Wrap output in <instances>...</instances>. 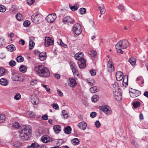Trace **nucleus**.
<instances>
[{"label":"nucleus","mask_w":148,"mask_h":148,"mask_svg":"<svg viewBox=\"0 0 148 148\" xmlns=\"http://www.w3.org/2000/svg\"><path fill=\"white\" fill-rule=\"evenodd\" d=\"M32 130L28 126L23 125L20 128L19 136L21 140H27L29 139L32 135Z\"/></svg>","instance_id":"nucleus-1"},{"label":"nucleus","mask_w":148,"mask_h":148,"mask_svg":"<svg viewBox=\"0 0 148 148\" xmlns=\"http://www.w3.org/2000/svg\"><path fill=\"white\" fill-rule=\"evenodd\" d=\"M34 71L40 77H47L50 76L49 70L43 65H39L36 66L34 69Z\"/></svg>","instance_id":"nucleus-2"},{"label":"nucleus","mask_w":148,"mask_h":148,"mask_svg":"<svg viewBox=\"0 0 148 148\" xmlns=\"http://www.w3.org/2000/svg\"><path fill=\"white\" fill-rule=\"evenodd\" d=\"M129 46V42L126 40L119 41L116 45V49L121 48L123 49H126Z\"/></svg>","instance_id":"nucleus-3"},{"label":"nucleus","mask_w":148,"mask_h":148,"mask_svg":"<svg viewBox=\"0 0 148 148\" xmlns=\"http://www.w3.org/2000/svg\"><path fill=\"white\" fill-rule=\"evenodd\" d=\"M73 31L76 35H79L82 32L81 26L79 23L75 24L73 27Z\"/></svg>","instance_id":"nucleus-4"},{"label":"nucleus","mask_w":148,"mask_h":148,"mask_svg":"<svg viewBox=\"0 0 148 148\" xmlns=\"http://www.w3.org/2000/svg\"><path fill=\"white\" fill-rule=\"evenodd\" d=\"M56 18L55 13L49 14L46 18L45 19L48 23H53Z\"/></svg>","instance_id":"nucleus-5"},{"label":"nucleus","mask_w":148,"mask_h":148,"mask_svg":"<svg viewBox=\"0 0 148 148\" xmlns=\"http://www.w3.org/2000/svg\"><path fill=\"white\" fill-rule=\"evenodd\" d=\"M69 64L74 75L78 76L79 75V73L76 69V66L75 63L72 61H70Z\"/></svg>","instance_id":"nucleus-6"},{"label":"nucleus","mask_w":148,"mask_h":148,"mask_svg":"<svg viewBox=\"0 0 148 148\" xmlns=\"http://www.w3.org/2000/svg\"><path fill=\"white\" fill-rule=\"evenodd\" d=\"M99 109L103 111L106 114H111V111L110 110V108L108 106H100Z\"/></svg>","instance_id":"nucleus-7"},{"label":"nucleus","mask_w":148,"mask_h":148,"mask_svg":"<svg viewBox=\"0 0 148 148\" xmlns=\"http://www.w3.org/2000/svg\"><path fill=\"white\" fill-rule=\"evenodd\" d=\"M53 44L54 40L52 39L51 38L47 36L45 37V45L46 47L53 45Z\"/></svg>","instance_id":"nucleus-8"},{"label":"nucleus","mask_w":148,"mask_h":148,"mask_svg":"<svg viewBox=\"0 0 148 148\" xmlns=\"http://www.w3.org/2000/svg\"><path fill=\"white\" fill-rule=\"evenodd\" d=\"M132 91L129 92L131 97H135L139 96L141 94V92L139 90L132 89Z\"/></svg>","instance_id":"nucleus-9"},{"label":"nucleus","mask_w":148,"mask_h":148,"mask_svg":"<svg viewBox=\"0 0 148 148\" xmlns=\"http://www.w3.org/2000/svg\"><path fill=\"white\" fill-rule=\"evenodd\" d=\"M113 64V62L110 60L108 62L107 66V69L108 72L111 73L114 70Z\"/></svg>","instance_id":"nucleus-10"},{"label":"nucleus","mask_w":148,"mask_h":148,"mask_svg":"<svg viewBox=\"0 0 148 148\" xmlns=\"http://www.w3.org/2000/svg\"><path fill=\"white\" fill-rule=\"evenodd\" d=\"M62 21L64 24L66 23L73 24L75 22V20L73 19H72L69 16H66L64 18Z\"/></svg>","instance_id":"nucleus-11"},{"label":"nucleus","mask_w":148,"mask_h":148,"mask_svg":"<svg viewBox=\"0 0 148 148\" xmlns=\"http://www.w3.org/2000/svg\"><path fill=\"white\" fill-rule=\"evenodd\" d=\"M31 19L33 22L37 23L40 20V15L37 13H35L32 16Z\"/></svg>","instance_id":"nucleus-12"},{"label":"nucleus","mask_w":148,"mask_h":148,"mask_svg":"<svg viewBox=\"0 0 148 148\" xmlns=\"http://www.w3.org/2000/svg\"><path fill=\"white\" fill-rule=\"evenodd\" d=\"M68 84L72 88L74 87L77 84L75 79L73 78H70L69 79Z\"/></svg>","instance_id":"nucleus-13"},{"label":"nucleus","mask_w":148,"mask_h":148,"mask_svg":"<svg viewBox=\"0 0 148 148\" xmlns=\"http://www.w3.org/2000/svg\"><path fill=\"white\" fill-rule=\"evenodd\" d=\"M86 62L85 59L78 60L77 63L79 68L83 69L86 66Z\"/></svg>","instance_id":"nucleus-14"},{"label":"nucleus","mask_w":148,"mask_h":148,"mask_svg":"<svg viewBox=\"0 0 148 148\" xmlns=\"http://www.w3.org/2000/svg\"><path fill=\"white\" fill-rule=\"evenodd\" d=\"M116 80L118 81L121 80L123 77V73L120 71L116 72Z\"/></svg>","instance_id":"nucleus-15"},{"label":"nucleus","mask_w":148,"mask_h":148,"mask_svg":"<svg viewBox=\"0 0 148 148\" xmlns=\"http://www.w3.org/2000/svg\"><path fill=\"white\" fill-rule=\"evenodd\" d=\"M75 59L78 60L84 59V54L82 52H79L76 53L75 55Z\"/></svg>","instance_id":"nucleus-16"},{"label":"nucleus","mask_w":148,"mask_h":148,"mask_svg":"<svg viewBox=\"0 0 148 148\" xmlns=\"http://www.w3.org/2000/svg\"><path fill=\"white\" fill-rule=\"evenodd\" d=\"M12 79L13 80L19 81L20 80L18 74V73L15 72H12Z\"/></svg>","instance_id":"nucleus-17"},{"label":"nucleus","mask_w":148,"mask_h":148,"mask_svg":"<svg viewBox=\"0 0 148 148\" xmlns=\"http://www.w3.org/2000/svg\"><path fill=\"white\" fill-rule=\"evenodd\" d=\"M77 125L80 128L83 130H84L86 128L87 124L85 122L82 121L79 123Z\"/></svg>","instance_id":"nucleus-18"},{"label":"nucleus","mask_w":148,"mask_h":148,"mask_svg":"<svg viewBox=\"0 0 148 148\" xmlns=\"http://www.w3.org/2000/svg\"><path fill=\"white\" fill-rule=\"evenodd\" d=\"M39 58V59L41 61H42L45 60L47 58V55L45 52H42L40 53Z\"/></svg>","instance_id":"nucleus-19"},{"label":"nucleus","mask_w":148,"mask_h":148,"mask_svg":"<svg viewBox=\"0 0 148 148\" xmlns=\"http://www.w3.org/2000/svg\"><path fill=\"white\" fill-rule=\"evenodd\" d=\"M114 94L115 97V99L116 100L119 101L121 100L122 99V95L120 92H118L117 93L114 92Z\"/></svg>","instance_id":"nucleus-20"},{"label":"nucleus","mask_w":148,"mask_h":148,"mask_svg":"<svg viewBox=\"0 0 148 148\" xmlns=\"http://www.w3.org/2000/svg\"><path fill=\"white\" fill-rule=\"evenodd\" d=\"M41 139L42 142L44 143H47L50 141L51 140L50 138L47 136H42Z\"/></svg>","instance_id":"nucleus-21"},{"label":"nucleus","mask_w":148,"mask_h":148,"mask_svg":"<svg viewBox=\"0 0 148 148\" xmlns=\"http://www.w3.org/2000/svg\"><path fill=\"white\" fill-rule=\"evenodd\" d=\"M69 6L70 8L72 11H75L78 10L79 8V5L78 4L75 3L74 4L73 6H72L69 4Z\"/></svg>","instance_id":"nucleus-22"},{"label":"nucleus","mask_w":148,"mask_h":148,"mask_svg":"<svg viewBox=\"0 0 148 148\" xmlns=\"http://www.w3.org/2000/svg\"><path fill=\"white\" fill-rule=\"evenodd\" d=\"M136 61V59L134 57L130 58L128 60L129 62L133 66L135 65Z\"/></svg>","instance_id":"nucleus-23"},{"label":"nucleus","mask_w":148,"mask_h":148,"mask_svg":"<svg viewBox=\"0 0 148 148\" xmlns=\"http://www.w3.org/2000/svg\"><path fill=\"white\" fill-rule=\"evenodd\" d=\"M30 40L29 41V48L30 50L32 49L34 47L35 43L32 40V39H34V38L32 37L30 38Z\"/></svg>","instance_id":"nucleus-24"},{"label":"nucleus","mask_w":148,"mask_h":148,"mask_svg":"<svg viewBox=\"0 0 148 148\" xmlns=\"http://www.w3.org/2000/svg\"><path fill=\"white\" fill-rule=\"evenodd\" d=\"M99 10L100 11L101 14H105L106 10L103 5H102L98 7Z\"/></svg>","instance_id":"nucleus-25"},{"label":"nucleus","mask_w":148,"mask_h":148,"mask_svg":"<svg viewBox=\"0 0 148 148\" xmlns=\"http://www.w3.org/2000/svg\"><path fill=\"white\" fill-rule=\"evenodd\" d=\"M53 129L55 132L57 134L59 133L61 131V127L60 125H54Z\"/></svg>","instance_id":"nucleus-26"},{"label":"nucleus","mask_w":148,"mask_h":148,"mask_svg":"<svg viewBox=\"0 0 148 148\" xmlns=\"http://www.w3.org/2000/svg\"><path fill=\"white\" fill-rule=\"evenodd\" d=\"M64 132L67 134H69L71 133V128L70 126H68L64 129Z\"/></svg>","instance_id":"nucleus-27"},{"label":"nucleus","mask_w":148,"mask_h":148,"mask_svg":"<svg viewBox=\"0 0 148 148\" xmlns=\"http://www.w3.org/2000/svg\"><path fill=\"white\" fill-rule=\"evenodd\" d=\"M7 48L8 49L9 51L12 52L15 51L16 49L15 47L13 45H8L7 47Z\"/></svg>","instance_id":"nucleus-28"},{"label":"nucleus","mask_w":148,"mask_h":148,"mask_svg":"<svg viewBox=\"0 0 148 148\" xmlns=\"http://www.w3.org/2000/svg\"><path fill=\"white\" fill-rule=\"evenodd\" d=\"M27 69V68L26 66L24 65H21L19 67L20 71L23 73H25Z\"/></svg>","instance_id":"nucleus-29"},{"label":"nucleus","mask_w":148,"mask_h":148,"mask_svg":"<svg viewBox=\"0 0 148 148\" xmlns=\"http://www.w3.org/2000/svg\"><path fill=\"white\" fill-rule=\"evenodd\" d=\"M132 105L134 108H136L140 106V103L139 101H134L132 103Z\"/></svg>","instance_id":"nucleus-30"},{"label":"nucleus","mask_w":148,"mask_h":148,"mask_svg":"<svg viewBox=\"0 0 148 148\" xmlns=\"http://www.w3.org/2000/svg\"><path fill=\"white\" fill-rule=\"evenodd\" d=\"M39 145L37 143H33L30 145L27 146V147L29 148H37L38 147H39Z\"/></svg>","instance_id":"nucleus-31"},{"label":"nucleus","mask_w":148,"mask_h":148,"mask_svg":"<svg viewBox=\"0 0 148 148\" xmlns=\"http://www.w3.org/2000/svg\"><path fill=\"white\" fill-rule=\"evenodd\" d=\"M0 84L2 85L6 86L8 84V82L6 79L2 78L0 80Z\"/></svg>","instance_id":"nucleus-32"},{"label":"nucleus","mask_w":148,"mask_h":148,"mask_svg":"<svg viewBox=\"0 0 148 148\" xmlns=\"http://www.w3.org/2000/svg\"><path fill=\"white\" fill-rule=\"evenodd\" d=\"M31 101L33 105H36L38 103V99L36 97H33L31 99Z\"/></svg>","instance_id":"nucleus-33"},{"label":"nucleus","mask_w":148,"mask_h":148,"mask_svg":"<svg viewBox=\"0 0 148 148\" xmlns=\"http://www.w3.org/2000/svg\"><path fill=\"white\" fill-rule=\"evenodd\" d=\"M17 62H23L24 60V58L21 55L18 56L15 59Z\"/></svg>","instance_id":"nucleus-34"},{"label":"nucleus","mask_w":148,"mask_h":148,"mask_svg":"<svg viewBox=\"0 0 148 148\" xmlns=\"http://www.w3.org/2000/svg\"><path fill=\"white\" fill-rule=\"evenodd\" d=\"M13 145L16 147H19L22 145V143L18 141H15L13 143Z\"/></svg>","instance_id":"nucleus-35"},{"label":"nucleus","mask_w":148,"mask_h":148,"mask_svg":"<svg viewBox=\"0 0 148 148\" xmlns=\"http://www.w3.org/2000/svg\"><path fill=\"white\" fill-rule=\"evenodd\" d=\"M5 116L4 114H0V123L3 122L5 120Z\"/></svg>","instance_id":"nucleus-36"},{"label":"nucleus","mask_w":148,"mask_h":148,"mask_svg":"<svg viewBox=\"0 0 148 148\" xmlns=\"http://www.w3.org/2000/svg\"><path fill=\"white\" fill-rule=\"evenodd\" d=\"M98 99V96L97 95H94L91 98L92 101L94 102H96Z\"/></svg>","instance_id":"nucleus-37"},{"label":"nucleus","mask_w":148,"mask_h":148,"mask_svg":"<svg viewBox=\"0 0 148 148\" xmlns=\"http://www.w3.org/2000/svg\"><path fill=\"white\" fill-rule=\"evenodd\" d=\"M16 17L17 20L20 21L23 18V16L21 13H18L16 15Z\"/></svg>","instance_id":"nucleus-38"},{"label":"nucleus","mask_w":148,"mask_h":148,"mask_svg":"<svg viewBox=\"0 0 148 148\" xmlns=\"http://www.w3.org/2000/svg\"><path fill=\"white\" fill-rule=\"evenodd\" d=\"M58 44L64 47V48L67 47V45L66 44H64L62 41L61 39H59L58 42Z\"/></svg>","instance_id":"nucleus-39"},{"label":"nucleus","mask_w":148,"mask_h":148,"mask_svg":"<svg viewBox=\"0 0 148 148\" xmlns=\"http://www.w3.org/2000/svg\"><path fill=\"white\" fill-rule=\"evenodd\" d=\"M90 91L92 93H94L97 91V87L96 86L92 87L90 88Z\"/></svg>","instance_id":"nucleus-40"},{"label":"nucleus","mask_w":148,"mask_h":148,"mask_svg":"<svg viewBox=\"0 0 148 148\" xmlns=\"http://www.w3.org/2000/svg\"><path fill=\"white\" fill-rule=\"evenodd\" d=\"M6 10V8L4 5H0V12H5Z\"/></svg>","instance_id":"nucleus-41"},{"label":"nucleus","mask_w":148,"mask_h":148,"mask_svg":"<svg viewBox=\"0 0 148 148\" xmlns=\"http://www.w3.org/2000/svg\"><path fill=\"white\" fill-rule=\"evenodd\" d=\"M89 54L91 56V57H94L97 54V53L96 51H90L89 53Z\"/></svg>","instance_id":"nucleus-42"},{"label":"nucleus","mask_w":148,"mask_h":148,"mask_svg":"<svg viewBox=\"0 0 148 148\" xmlns=\"http://www.w3.org/2000/svg\"><path fill=\"white\" fill-rule=\"evenodd\" d=\"M72 142L74 145H76L79 143V141L78 138H75L72 140Z\"/></svg>","instance_id":"nucleus-43"},{"label":"nucleus","mask_w":148,"mask_h":148,"mask_svg":"<svg viewBox=\"0 0 148 148\" xmlns=\"http://www.w3.org/2000/svg\"><path fill=\"white\" fill-rule=\"evenodd\" d=\"M113 86L114 88L113 89V92L114 93H116V90L119 89L118 92H119V86H116V84H113Z\"/></svg>","instance_id":"nucleus-44"},{"label":"nucleus","mask_w":148,"mask_h":148,"mask_svg":"<svg viewBox=\"0 0 148 148\" xmlns=\"http://www.w3.org/2000/svg\"><path fill=\"white\" fill-rule=\"evenodd\" d=\"M79 11L81 14H84L86 12V9L84 8H81L79 9Z\"/></svg>","instance_id":"nucleus-45"},{"label":"nucleus","mask_w":148,"mask_h":148,"mask_svg":"<svg viewBox=\"0 0 148 148\" xmlns=\"http://www.w3.org/2000/svg\"><path fill=\"white\" fill-rule=\"evenodd\" d=\"M5 72V69L2 67H0V76L3 75Z\"/></svg>","instance_id":"nucleus-46"},{"label":"nucleus","mask_w":148,"mask_h":148,"mask_svg":"<svg viewBox=\"0 0 148 148\" xmlns=\"http://www.w3.org/2000/svg\"><path fill=\"white\" fill-rule=\"evenodd\" d=\"M123 82H124L126 84H128V77L127 75H125L123 77Z\"/></svg>","instance_id":"nucleus-47"},{"label":"nucleus","mask_w":148,"mask_h":148,"mask_svg":"<svg viewBox=\"0 0 148 148\" xmlns=\"http://www.w3.org/2000/svg\"><path fill=\"white\" fill-rule=\"evenodd\" d=\"M30 24V22L29 21H25L23 23V25L25 27H28Z\"/></svg>","instance_id":"nucleus-48"},{"label":"nucleus","mask_w":148,"mask_h":148,"mask_svg":"<svg viewBox=\"0 0 148 148\" xmlns=\"http://www.w3.org/2000/svg\"><path fill=\"white\" fill-rule=\"evenodd\" d=\"M88 84L91 86H92L94 85V81L93 79H89L88 80Z\"/></svg>","instance_id":"nucleus-49"},{"label":"nucleus","mask_w":148,"mask_h":148,"mask_svg":"<svg viewBox=\"0 0 148 148\" xmlns=\"http://www.w3.org/2000/svg\"><path fill=\"white\" fill-rule=\"evenodd\" d=\"M9 64L10 66L13 67L16 65V62L15 61L12 60L10 62Z\"/></svg>","instance_id":"nucleus-50"},{"label":"nucleus","mask_w":148,"mask_h":148,"mask_svg":"<svg viewBox=\"0 0 148 148\" xmlns=\"http://www.w3.org/2000/svg\"><path fill=\"white\" fill-rule=\"evenodd\" d=\"M37 83V80L36 79H33L30 81V84L32 86H34Z\"/></svg>","instance_id":"nucleus-51"},{"label":"nucleus","mask_w":148,"mask_h":148,"mask_svg":"<svg viewBox=\"0 0 148 148\" xmlns=\"http://www.w3.org/2000/svg\"><path fill=\"white\" fill-rule=\"evenodd\" d=\"M14 98L16 100H19L21 98V95L20 93H17L15 95Z\"/></svg>","instance_id":"nucleus-52"},{"label":"nucleus","mask_w":148,"mask_h":148,"mask_svg":"<svg viewBox=\"0 0 148 148\" xmlns=\"http://www.w3.org/2000/svg\"><path fill=\"white\" fill-rule=\"evenodd\" d=\"M51 106L56 110H58L59 109L57 103H54L52 104Z\"/></svg>","instance_id":"nucleus-53"},{"label":"nucleus","mask_w":148,"mask_h":148,"mask_svg":"<svg viewBox=\"0 0 148 148\" xmlns=\"http://www.w3.org/2000/svg\"><path fill=\"white\" fill-rule=\"evenodd\" d=\"M19 124L18 123L16 122L13 125V126L16 128H18L19 127Z\"/></svg>","instance_id":"nucleus-54"},{"label":"nucleus","mask_w":148,"mask_h":148,"mask_svg":"<svg viewBox=\"0 0 148 148\" xmlns=\"http://www.w3.org/2000/svg\"><path fill=\"white\" fill-rule=\"evenodd\" d=\"M95 125L97 128H98L100 127L101 123L99 121H97L95 123Z\"/></svg>","instance_id":"nucleus-55"},{"label":"nucleus","mask_w":148,"mask_h":148,"mask_svg":"<svg viewBox=\"0 0 148 148\" xmlns=\"http://www.w3.org/2000/svg\"><path fill=\"white\" fill-rule=\"evenodd\" d=\"M35 0H27V3L29 5H31L34 2Z\"/></svg>","instance_id":"nucleus-56"},{"label":"nucleus","mask_w":148,"mask_h":148,"mask_svg":"<svg viewBox=\"0 0 148 148\" xmlns=\"http://www.w3.org/2000/svg\"><path fill=\"white\" fill-rule=\"evenodd\" d=\"M90 73L92 76H94L96 74L95 71L94 69L90 70Z\"/></svg>","instance_id":"nucleus-57"},{"label":"nucleus","mask_w":148,"mask_h":148,"mask_svg":"<svg viewBox=\"0 0 148 148\" xmlns=\"http://www.w3.org/2000/svg\"><path fill=\"white\" fill-rule=\"evenodd\" d=\"M97 113L96 112H92L90 113V116L91 118H93L95 117Z\"/></svg>","instance_id":"nucleus-58"},{"label":"nucleus","mask_w":148,"mask_h":148,"mask_svg":"<svg viewBox=\"0 0 148 148\" xmlns=\"http://www.w3.org/2000/svg\"><path fill=\"white\" fill-rule=\"evenodd\" d=\"M65 111H66L65 110H63L62 111V114L64 118H67L68 117V115L65 112Z\"/></svg>","instance_id":"nucleus-59"},{"label":"nucleus","mask_w":148,"mask_h":148,"mask_svg":"<svg viewBox=\"0 0 148 148\" xmlns=\"http://www.w3.org/2000/svg\"><path fill=\"white\" fill-rule=\"evenodd\" d=\"M42 85L46 89V90L47 92H50V89L48 87L47 85H44L43 84H42Z\"/></svg>","instance_id":"nucleus-60"},{"label":"nucleus","mask_w":148,"mask_h":148,"mask_svg":"<svg viewBox=\"0 0 148 148\" xmlns=\"http://www.w3.org/2000/svg\"><path fill=\"white\" fill-rule=\"evenodd\" d=\"M42 119L44 120H47L48 119V115L47 114L43 115L42 117Z\"/></svg>","instance_id":"nucleus-61"},{"label":"nucleus","mask_w":148,"mask_h":148,"mask_svg":"<svg viewBox=\"0 0 148 148\" xmlns=\"http://www.w3.org/2000/svg\"><path fill=\"white\" fill-rule=\"evenodd\" d=\"M116 49H118V50L117 51V52L118 53H120L122 54L123 53V52L121 50L122 49H123L122 48H120Z\"/></svg>","instance_id":"nucleus-62"},{"label":"nucleus","mask_w":148,"mask_h":148,"mask_svg":"<svg viewBox=\"0 0 148 148\" xmlns=\"http://www.w3.org/2000/svg\"><path fill=\"white\" fill-rule=\"evenodd\" d=\"M57 91L58 95L59 96L62 97L63 96V93L61 92L60 90L58 89Z\"/></svg>","instance_id":"nucleus-63"},{"label":"nucleus","mask_w":148,"mask_h":148,"mask_svg":"<svg viewBox=\"0 0 148 148\" xmlns=\"http://www.w3.org/2000/svg\"><path fill=\"white\" fill-rule=\"evenodd\" d=\"M25 43L24 40L23 39H21L19 41V43L22 45H23L25 44Z\"/></svg>","instance_id":"nucleus-64"}]
</instances>
